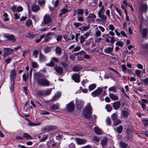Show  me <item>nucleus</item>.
Here are the masks:
<instances>
[{
	"mask_svg": "<svg viewBox=\"0 0 148 148\" xmlns=\"http://www.w3.org/2000/svg\"><path fill=\"white\" fill-rule=\"evenodd\" d=\"M135 72L137 76L139 77L141 73V71L139 70L136 69Z\"/></svg>",
	"mask_w": 148,
	"mask_h": 148,
	"instance_id": "nucleus-60",
	"label": "nucleus"
},
{
	"mask_svg": "<svg viewBox=\"0 0 148 148\" xmlns=\"http://www.w3.org/2000/svg\"><path fill=\"white\" fill-rule=\"evenodd\" d=\"M113 47H108L107 48L105 49H104V52L105 53H108L110 54L113 51Z\"/></svg>",
	"mask_w": 148,
	"mask_h": 148,
	"instance_id": "nucleus-20",
	"label": "nucleus"
},
{
	"mask_svg": "<svg viewBox=\"0 0 148 148\" xmlns=\"http://www.w3.org/2000/svg\"><path fill=\"white\" fill-rule=\"evenodd\" d=\"M45 37V35H42L41 37H40V38L39 39H37V40H36V42L37 43H38L40 42V41H41V40L43 38Z\"/></svg>",
	"mask_w": 148,
	"mask_h": 148,
	"instance_id": "nucleus-59",
	"label": "nucleus"
},
{
	"mask_svg": "<svg viewBox=\"0 0 148 148\" xmlns=\"http://www.w3.org/2000/svg\"><path fill=\"white\" fill-rule=\"evenodd\" d=\"M121 114L123 116L127 118L128 117L130 113L128 111L123 110L121 112Z\"/></svg>",
	"mask_w": 148,
	"mask_h": 148,
	"instance_id": "nucleus-19",
	"label": "nucleus"
},
{
	"mask_svg": "<svg viewBox=\"0 0 148 148\" xmlns=\"http://www.w3.org/2000/svg\"><path fill=\"white\" fill-rule=\"evenodd\" d=\"M66 107L67 110L69 112H73L75 110V105L72 101L67 104Z\"/></svg>",
	"mask_w": 148,
	"mask_h": 148,
	"instance_id": "nucleus-7",
	"label": "nucleus"
},
{
	"mask_svg": "<svg viewBox=\"0 0 148 148\" xmlns=\"http://www.w3.org/2000/svg\"><path fill=\"white\" fill-rule=\"evenodd\" d=\"M57 129V127L53 125H47L41 128V131L42 132L51 131Z\"/></svg>",
	"mask_w": 148,
	"mask_h": 148,
	"instance_id": "nucleus-3",
	"label": "nucleus"
},
{
	"mask_svg": "<svg viewBox=\"0 0 148 148\" xmlns=\"http://www.w3.org/2000/svg\"><path fill=\"white\" fill-rule=\"evenodd\" d=\"M38 83L39 85L44 86H48L50 84L47 79L44 78H42L41 79L39 80Z\"/></svg>",
	"mask_w": 148,
	"mask_h": 148,
	"instance_id": "nucleus-2",
	"label": "nucleus"
},
{
	"mask_svg": "<svg viewBox=\"0 0 148 148\" xmlns=\"http://www.w3.org/2000/svg\"><path fill=\"white\" fill-rule=\"evenodd\" d=\"M98 17H99L102 21H106L107 20V16L103 14H98Z\"/></svg>",
	"mask_w": 148,
	"mask_h": 148,
	"instance_id": "nucleus-22",
	"label": "nucleus"
},
{
	"mask_svg": "<svg viewBox=\"0 0 148 148\" xmlns=\"http://www.w3.org/2000/svg\"><path fill=\"white\" fill-rule=\"evenodd\" d=\"M32 23V20L30 19H29L26 21L25 22V25L27 27H29Z\"/></svg>",
	"mask_w": 148,
	"mask_h": 148,
	"instance_id": "nucleus-42",
	"label": "nucleus"
},
{
	"mask_svg": "<svg viewBox=\"0 0 148 148\" xmlns=\"http://www.w3.org/2000/svg\"><path fill=\"white\" fill-rule=\"evenodd\" d=\"M23 138H25L28 140L31 139L32 137L31 136L27 133H25L23 134Z\"/></svg>",
	"mask_w": 148,
	"mask_h": 148,
	"instance_id": "nucleus-33",
	"label": "nucleus"
},
{
	"mask_svg": "<svg viewBox=\"0 0 148 148\" xmlns=\"http://www.w3.org/2000/svg\"><path fill=\"white\" fill-rule=\"evenodd\" d=\"M32 11L34 12H36L40 9L39 6L37 4H34L31 7Z\"/></svg>",
	"mask_w": 148,
	"mask_h": 148,
	"instance_id": "nucleus-14",
	"label": "nucleus"
},
{
	"mask_svg": "<svg viewBox=\"0 0 148 148\" xmlns=\"http://www.w3.org/2000/svg\"><path fill=\"white\" fill-rule=\"evenodd\" d=\"M75 105L76 108L78 109H81L84 105V102L80 100H76Z\"/></svg>",
	"mask_w": 148,
	"mask_h": 148,
	"instance_id": "nucleus-10",
	"label": "nucleus"
},
{
	"mask_svg": "<svg viewBox=\"0 0 148 148\" xmlns=\"http://www.w3.org/2000/svg\"><path fill=\"white\" fill-rule=\"evenodd\" d=\"M14 51V50L13 49L10 48H4L3 49V52L4 54L3 55V56L5 58L6 56L9 55L11 53Z\"/></svg>",
	"mask_w": 148,
	"mask_h": 148,
	"instance_id": "nucleus-4",
	"label": "nucleus"
},
{
	"mask_svg": "<svg viewBox=\"0 0 148 148\" xmlns=\"http://www.w3.org/2000/svg\"><path fill=\"white\" fill-rule=\"evenodd\" d=\"M75 140L78 145L84 144L87 142V140L84 139H81L79 138H75Z\"/></svg>",
	"mask_w": 148,
	"mask_h": 148,
	"instance_id": "nucleus-16",
	"label": "nucleus"
},
{
	"mask_svg": "<svg viewBox=\"0 0 148 148\" xmlns=\"http://www.w3.org/2000/svg\"><path fill=\"white\" fill-rule=\"evenodd\" d=\"M47 138L48 136L47 135H45L42 137V138L40 139L39 141L40 142H44L47 139Z\"/></svg>",
	"mask_w": 148,
	"mask_h": 148,
	"instance_id": "nucleus-51",
	"label": "nucleus"
},
{
	"mask_svg": "<svg viewBox=\"0 0 148 148\" xmlns=\"http://www.w3.org/2000/svg\"><path fill=\"white\" fill-rule=\"evenodd\" d=\"M51 27V25H50L49 27L40 28L39 29V31H40L44 32L47 30L48 29H50Z\"/></svg>",
	"mask_w": 148,
	"mask_h": 148,
	"instance_id": "nucleus-45",
	"label": "nucleus"
},
{
	"mask_svg": "<svg viewBox=\"0 0 148 148\" xmlns=\"http://www.w3.org/2000/svg\"><path fill=\"white\" fill-rule=\"evenodd\" d=\"M4 37L9 40H12L13 41H15L16 40L14 36L12 34H5L4 35Z\"/></svg>",
	"mask_w": 148,
	"mask_h": 148,
	"instance_id": "nucleus-13",
	"label": "nucleus"
},
{
	"mask_svg": "<svg viewBox=\"0 0 148 148\" xmlns=\"http://www.w3.org/2000/svg\"><path fill=\"white\" fill-rule=\"evenodd\" d=\"M147 8V6L146 4H143L139 6V10L141 12H146Z\"/></svg>",
	"mask_w": 148,
	"mask_h": 148,
	"instance_id": "nucleus-9",
	"label": "nucleus"
},
{
	"mask_svg": "<svg viewBox=\"0 0 148 148\" xmlns=\"http://www.w3.org/2000/svg\"><path fill=\"white\" fill-rule=\"evenodd\" d=\"M83 10L82 9H78L77 10H75V12H76L79 14H83Z\"/></svg>",
	"mask_w": 148,
	"mask_h": 148,
	"instance_id": "nucleus-40",
	"label": "nucleus"
},
{
	"mask_svg": "<svg viewBox=\"0 0 148 148\" xmlns=\"http://www.w3.org/2000/svg\"><path fill=\"white\" fill-rule=\"evenodd\" d=\"M39 58L40 61L41 62H43L46 60V57L43 55L41 53H40L39 54Z\"/></svg>",
	"mask_w": 148,
	"mask_h": 148,
	"instance_id": "nucleus-27",
	"label": "nucleus"
},
{
	"mask_svg": "<svg viewBox=\"0 0 148 148\" xmlns=\"http://www.w3.org/2000/svg\"><path fill=\"white\" fill-rule=\"evenodd\" d=\"M54 69L59 74H61L62 73L63 69L60 66H56L54 68Z\"/></svg>",
	"mask_w": 148,
	"mask_h": 148,
	"instance_id": "nucleus-18",
	"label": "nucleus"
},
{
	"mask_svg": "<svg viewBox=\"0 0 148 148\" xmlns=\"http://www.w3.org/2000/svg\"><path fill=\"white\" fill-rule=\"evenodd\" d=\"M109 95L110 98L112 100H116L119 99L118 97L112 93H109Z\"/></svg>",
	"mask_w": 148,
	"mask_h": 148,
	"instance_id": "nucleus-24",
	"label": "nucleus"
},
{
	"mask_svg": "<svg viewBox=\"0 0 148 148\" xmlns=\"http://www.w3.org/2000/svg\"><path fill=\"white\" fill-rule=\"evenodd\" d=\"M103 90V88L100 87H98L97 89L92 92L91 93V95L93 97L98 96L101 93Z\"/></svg>",
	"mask_w": 148,
	"mask_h": 148,
	"instance_id": "nucleus-8",
	"label": "nucleus"
},
{
	"mask_svg": "<svg viewBox=\"0 0 148 148\" xmlns=\"http://www.w3.org/2000/svg\"><path fill=\"white\" fill-rule=\"evenodd\" d=\"M142 122L145 126L148 125V119H144L142 120Z\"/></svg>",
	"mask_w": 148,
	"mask_h": 148,
	"instance_id": "nucleus-46",
	"label": "nucleus"
},
{
	"mask_svg": "<svg viewBox=\"0 0 148 148\" xmlns=\"http://www.w3.org/2000/svg\"><path fill=\"white\" fill-rule=\"evenodd\" d=\"M144 82L145 85H147L148 83V78H147L145 79H143L141 80Z\"/></svg>",
	"mask_w": 148,
	"mask_h": 148,
	"instance_id": "nucleus-63",
	"label": "nucleus"
},
{
	"mask_svg": "<svg viewBox=\"0 0 148 148\" xmlns=\"http://www.w3.org/2000/svg\"><path fill=\"white\" fill-rule=\"evenodd\" d=\"M96 3L95 1H92L89 3V5L92 7H93L96 5Z\"/></svg>",
	"mask_w": 148,
	"mask_h": 148,
	"instance_id": "nucleus-47",
	"label": "nucleus"
},
{
	"mask_svg": "<svg viewBox=\"0 0 148 148\" xmlns=\"http://www.w3.org/2000/svg\"><path fill=\"white\" fill-rule=\"evenodd\" d=\"M79 75L77 73H74L72 75V79L74 82L76 83H79L80 82Z\"/></svg>",
	"mask_w": 148,
	"mask_h": 148,
	"instance_id": "nucleus-11",
	"label": "nucleus"
},
{
	"mask_svg": "<svg viewBox=\"0 0 148 148\" xmlns=\"http://www.w3.org/2000/svg\"><path fill=\"white\" fill-rule=\"evenodd\" d=\"M85 41V38L83 36H81L80 38V42L81 43H83Z\"/></svg>",
	"mask_w": 148,
	"mask_h": 148,
	"instance_id": "nucleus-61",
	"label": "nucleus"
},
{
	"mask_svg": "<svg viewBox=\"0 0 148 148\" xmlns=\"http://www.w3.org/2000/svg\"><path fill=\"white\" fill-rule=\"evenodd\" d=\"M61 93L59 92H57L54 96L52 98L53 101H56L60 97Z\"/></svg>",
	"mask_w": 148,
	"mask_h": 148,
	"instance_id": "nucleus-25",
	"label": "nucleus"
},
{
	"mask_svg": "<svg viewBox=\"0 0 148 148\" xmlns=\"http://www.w3.org/2000/svg\"><path fill=\"white\" fill-rule=\"evenodd\" d=\"M38 51L37 50H35L33 52L32 56L34 58H36L38 57Z\"/></svg>",
	"mask_w": 148,
	"mask_h": 148,
	"instance_id": "nucleus-37",
	"label": "nucleus"
},
{
	"mask_svg": "<svg viewBox=\"0 0 148 148\" xmlns=\"http://www.w3.org/2000/svg\"><path fill=\"white\" fill-rule=\"evenodd\" d=\"M32 67L33 68H36L38 67V65L37 63L34 62H32Z\"/></svg>",
	"mask_w": 148,
	"mask_h": 148,
	"instance_id": "nucleus-54",
	"label": "nucleus"
},
{
	"mask_svg": "<svg viewBox=\"0 0 148 148\" xmlns=\"http://www.w3.org/2000/svg\"><path fill=\"white\" fill-rule=\"evenodd\" d=\"M105 36H106V41L107 43L110 42L112 44H113L115 41V38L110 36L109 34H105Z\"/></svg>",
	"mask_w": 148,
	"mask_h": 148,
	"instance_id": "nucleus-6",
	"label": "nucleus"
},
{
	"mask_svg": "<svg viewBox=\"0 0 148 148\" xmlns=\"http://www.w3.org/2000/svg\"><path fill=\"white\" fill-rule=\"evenodd\" d=\"M118 115L117 112L113 113L111 116V118L112 121L118 118Z\"/></svg>",
	"mask_w": 148,
	"mask_h": 148,
	"instance_id": "nucleus-35",
	"label": "nucleus"
},
{
	"mask_svg": "<svg viewBox=\"0 0 148 148\" xmlns=\"http://www.w3.org/2000/svg\"><path fill=\"white\" fill-rule=\"evenodd\" d=\"M51 48L49 47H47L44 50V52L45 53H47L51 51Z\"/></svg>",
	"mask_w": 148,
	"mask_h": 148,
	"instance_id": "nucleus-49",
	"label": "nucleus"
},
{
	"mask_svg": "<svg viewBox=\"0 0 148 148\" xmlns=\"http://www.w3.org/2000/svg\"><path fill=\"white\" fill-rule=\"evenodd\" d=\"M119 145L121 148H126L127 146V144L122 142H120L119 143Z\"/></svg>",
	"mask_w": 148,
	"mask_h": 148,
	"instance_id": "nucleus-34",
	"label": "nucleus"
},
{
	"mask_svg": "<svg viewBox=\"0 0 148 148\" xmlns=\"http://www.w3.org/2000/svg\"><path fill=\"white\" fill-rule=\"evenodd\" d=\"M106 123L109 126L111 125V121L110 117H108L106 120Z\"/></svg>",
	"mask_w": 148,
	"mask_h": 148,
	"instance_id": "nucleus-41",
	"label": "nucleus"
},
{
	"mask_svg": "<svg viewBox=\"0 0 148 148\" xmlns=\"http://www.w3.org/2000/svg\"><path fill=\"white\" fill-rule=\"evenodd\" d=\"M96 15L93 13L90 14L87 18V19L88 20H90L92 18H96Z\"/></svg>",
	"mask_w": 148,
	"mask_h": 148,
	"instance_id": "nucleus-31",
	"label": "nucleus"
},
{
	"mask_svg": "<svg viewBox=\"0 0 148 148\" xmlns=\"http://www.w3.org/2000/svg\"><path fill=\"white\" fill-rule=\"evenodd\" d=\"M56 53L58 54V56H60L62 53L61 48L60 47L57 46L55 49Z\"/></svg>",
	"mask_w": 148,
	"mask_h": 148,
	"instance_id": "nucleus-21",
	"label": "nucleus"
},
{
	"mask_svg": "<svg viewBox=\"0 0 148 148\" xmlns=\"http://www.w3.org/2000/svg\"><path fill=\"white\" fill-rule=\"evenodd\" d=\"M46 65L49 66L53 67L55 65V64L53 61H51L50 63L46 64Z\"/></svg>",
	"mask_w": 148,
	"mask_h": 148,
	"instance_id": "nucleus-53",
	"label": "nucleus"
},
{
	"mask_svg": "<svg viewBox=\"0 0 148 148\" xmlns=\"http://www.w3.org/2000/svg\"><path fill=\"white\" fill-rule=\"evenodd\" d=\"M10 79L12 82L14 81V79L16 77V72L13 69L12 70L10 74Z\"/></svg>",
	"mask_w": 148,
	"mask_h": 148,
	"instance_id": "nucleus-12",
	"label": "nucleus"
},
{
	"mask_svg": "<svg viewBox=\"0 0 148 148\" xmlns=\"http://www.w3.org/2000/svg\"><path fill=\"white\" fill-rule=\"evenodd\" d=\"M116 88L115 86H113L110 88H109V91H113L115 92L116 91Z\"/></svg>",
	"mask_w": 148,
	"mask_h": 148,
	"instance_id": "nucleus-58",
	"label": "nucleus"
},
{
	"mask_svg": "<svg viewBox=\"0 0 148 148\" xmlns=\"http://www.w3.org/2000/svg\"><path fill=\"white\" fill-rule=\"evenodd\" d=\"M101 35V33L100 31L98 30L95 33V36L96 37H98L100 36Z\"/></svg>",
	"mask_w": 148,
	"mask_h": 148,
	"instance_id": "nucleus-57",
	"label": "nucleus"
},
{
	"mask_svg": "<svg viewBox=\"0 0 148 148\" xmlns=\"http://www.w3.org/2000/svg\"><path fill=\"white\" fill-rule=\"evenodd\" d=\"M107 139L106 138H103L101 141V143L103 146L105 145L107 142Z\"/></svg>",
	"mask_w": 148,
	"mask_h": 148,
	"instance_id": "nucleus-50",
	"label": "nucleus"
},
{
	"mask_svg": "<svg viewBox=\"0 0 148 148\" xmlns=\"http://www.w3.org/2000/svg\"><path fill=\"white\" fill-rule=\"evenodd\" d=\"M96 87V85L94 84H92L90 85L89 87V89L90 90H92L94 89Z\"/></svg>",
	"mask_w": 148,
	"mask_h": 148,
	"instance_id": "nucleus-44",
	"label": "nucleus"
},
{
	"mask_svg": "<svg viewBox=\"0 0 148 148\" xmlns=\"http://www.w3.org/2000/svg\"><path fill=\"white\" fill-rule=\"evenodd\" d=\"M112 121H113V125L115 126L121 123V121L118 118Z\"/></svg>",
	"mask_w": 148,
	"mask_h": 148,
	"instance_id": "nucleus-30",
	"label": "nucleus"
},
{
	"mask_svg": "<svg viewBox=\"0 0 148 148\" xmlns=\"http://www.w3.org/2000/svg\"><path fill=\"white\" fill-rule=\"evenodd\" d=\"M113 107L115 110H117L119 109L121 105V104L120 101H117L114 102L112 103Z\"/></svg>",
	"mask_w": 148,
	"mask_h": 148,
	"instance_id": "nucleus-15",
	"label": "nucleus"
},
{
	"mask_svg": "<svg viewBox=\"0 0 148 148\" xmlns=\"http://www.w3.org/2000/svg\"><path fill=\"white\" fill-rule=\"evenodd\" d=\"M82 69L81 66L78 65H76L73 66L72 70L74 71L77 72Z\"/></svg>",
	"mask_w": 148,
	"mask_h": 148,
	"instance_id": "nucleus-26",
	"label": "nucleus"
},
{
	"mask_svg": "<svg viewBox=\"0 0 148 148\" xmlns=\"http://www.w3.org/2000/svg\"><path fill=\"white\" fill-rule=\"evenodd\" d=\"M55 37L58 41H60L62 38V36L59 35H56Z\"/></svg>",
	"mask_w": 148,
	"mask_h": 148,
	"instance_id": "nucleus-52",
	"label": "nucleus"
},
{
	"mask_svg": "<svg viewBox=\"0 0 148 148\" xmlns=\"http://www.w3.org/2000/svg\"><path fill=\"white\" fill-rule=\"evenodd\" d=\"M28 73H25L23 75L22 77L23 80L25 82H26L27 79L28 77Z\"/></svg>",
	"mask_w": 148,
	"mask_h": 148,
	"instance_id": "nucleus-38",
	"label": "nucleus"
},
{
	"mask_svg": "<svg viewBox=\"0 0 148 148\" xmlns=\"http://www.w3.org/2000/svg\"><path fill=\"white\" fill-rule=\"evenodd\" d=\"M42 77V75L38 73H35L34 74V78L35 80H37V82L39 80L41 79Z\"/></svg>",
	"mask_w": 148,
	"mask_h": 148,
	"instance_id": "nucleus-17",
	"label": "nucleus"
},
{
	"mask_svg": "<svg viewBox=\"0 0 148 148\" xmlns=\"http://www.w3.org/2000/svg\"><path fill=\"white\" fill-rule=\"evenodd\" d=\"M35 37V35L33 33H29L28 34V35L27 36V37L29 38H33Z\"/></svg>",
	"mask_w": 148,
	"mask_h": 148,
	"instance_id": "nucleus-48",
	"label": "nucleus"
},
{
	"mask_svg": "<svg viewBox=\"0 0 148 148\" xmlns=\"http://www.w3.org/2000/svg\"><path fill=\"white\" fill-rule=\"evenodd\" d=\"M123 45V42L119 41H118L116 43V45L119 46L121 47H122Z\"/></svg>",
	"mask_w": 148,
	"mask_h": 148,
	"instance_id": "nucleus-55",
	"label": "nucleus"
},
{
	"mask_svg": "<svg viewBox=\"0 0 148 148\" xmlns=\"http://www.w3.org/2000/svg\"><path fill=\"white\" fill-rule=\"evenodd\" d=\"M105 10L104 8L103 5H102L101 7L99 10V11L98 12V14H103L105 12Z\"/></svg>",
	"mask_w": 148,
	"mask_h": 148,
	"instance_id": "nucleus-36",
	"label": "nucleus"
},
{
	"mask_svg": "<svg viewBox=\"0 0 148 148\" xmlns=\"http://www.w3.org/2000/svg\"><path fill=\"white\" fill-rule=\"evenodd\" d=\"M105 108L108 112H110L112 110V107L109 104H107Z\"/></svg>",
	"mask_w": 148,
	"mask_h": 148,
	"instance_id": "nucleus-43",
	"label": "nucleus"
},
{
	"mask_svg": "<svg viewBox=\"0 0 148 148\" xmlns=\"http://www.w3.org/2000/svg\"><path fill=\"white\" fill-rule=\"evenodd\" d=\"M45 0H38V4L41 7H43L45 4Z\"/></svg>",
	"mask_w": 148,
	"mask_h": 148,
	"instance_id": "nucleus-28",
	"label": "nucleus"
},
{
	"mask_svg": "<svg viewBox=\"0 0 148 148\" xmlns=\"http://www.w3.org/2000/svg\"><path fill=\"white\" fill-rule=\"evenodd\" d=\"M92 108L90 106V103H89L86 106L82 112V114L84 118L89 119L91 116L92 113Z\"/></svg>",
	"mask_w": 148,
	"mask_h": 148,
	"instance_id": "nucleus-1",
	"label": "nucleus"
},
{
	"mask_svg": "<svg viewBox=\"0 0 148 148\" xmlns=\"http://www.w3.org/2000/svg\"><path fill=\"white\" fill-rule=\"evenodd\" d=\"M123 130V127L121 125L117 127L116 130L117 132L119 134L121 133L122 132Z\"/></svg>",
	"mask_w": 148,
	"mask_h": 148,
	"instance_id": "nucleus-39",
	"label": "nucleus"
},
{
	"mask_svg": "<svg viewBox=\"0 0 148 148\" xmlns=\"http://www.w3.org/2000/svg\"><path fill=\"white\" fill-rule=\"evenodd\" d=\"M52 39V37L51 36L49 37H46V38H45V42H47Z\"/></svg>",
	"mask_w": 148,
	"mask_h": 148,
	"instance_id": "nucleus-62",
	"label": "nucleus"
},
{
	"mask_svg": "<svg viewBox=\"0 0 148 148\" xmlns=\"http://www.w3.org/2000/svg\"><path fill=\"white\" fill-rule=\"evenodd\" d=\"M51 18L50 16L45 14L44 16L43 21L41 25L42 26L43 23L46 24L49 23L51 22Z\"/></svg>",
	"mask_w": 148,
	"mask_h": 148,
	"instance_id": "nucleus-5",
	"label": "nucleus"
},
{
	"mask_svg": "<svg viewBox=\"0 0 148 148\" xmlns=\"http://www.w3.org/2000/svg\"><path fill=\"white\" fill-rule=\"evenodd\" d=\"M94 130L95 133L97 134H101V133L102 131L98 127H95Z\"/></svg>",
	"mask_w": 148,
	"mask_h": 148,
	"instance_id": "nucleus-32",
	"label": "nucleus"
},
{
	"mask_svg": "<svg viewBox=\"0 0 148 148\" xmlns=\"http://www.w3.org/2000/svg\"><path fill=\"white\" fill-rule=\"evenodd\" d=\"M23 10V8L21 6H19L17 9V12H21Z\"/></svg>",
	"mask_w": 148,
	"mask_h": 148,
	"instance_id": "nucleus-64",
	"label": "nucleus"
},
{
	"mask_svg": "<svg viewBox=\"0 0 148 148\" xmlns=\"http://www.w3.org/2000/svg\"><path fill=\"white\" fill-rule=\"evenodd\" d=\"M147 28H144L142 30V37L145 38L147 36Z\"/></svg>",
	"mask_w": 148,
	"mask_h": 148,
	"instance_id": "nucleus-23",
	"label": "nucleus"
},
{
	"mask_svg": "<svg viewBox=\"0 0 148 148\" xmlns=\"http://www.w3.org/2000/svg\"><path fill=\"white\" fill-rule=\"evenodd\" d=\"M51 92V89L45 90L43 91L44 93L46 95H49Z\"/></svg>",
	"mask_w": 148,
	"mask_h": 148,
	"instance_id": "nucleus-56",
	"label": "nucleus"
},
{
	"mask_svg": "<svg viewBox=\"0 0 148 148\" xmlns=\"http://www.w3.org/2000/svg\"><path fill=\"white\" fill-rule=\"evenodd\" d=\"M59 107V106L58 105L53 104L50 105V108L51 110H53L58 109Z\"/></svg>",
	"mask_w": 148,
	"mask_h": 148,
	"instance_id": "nucleus-29",
	"label": "nucleus"
}]
</instances>
